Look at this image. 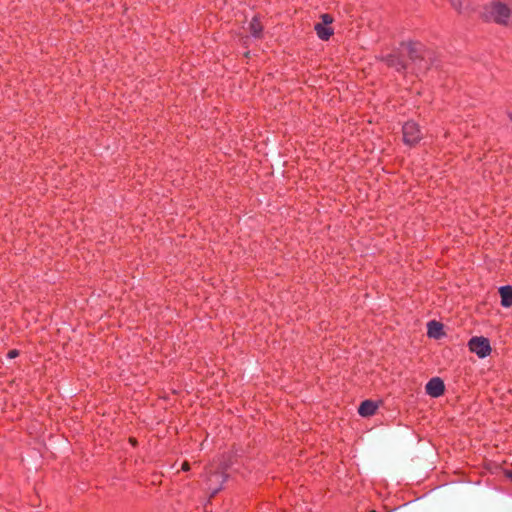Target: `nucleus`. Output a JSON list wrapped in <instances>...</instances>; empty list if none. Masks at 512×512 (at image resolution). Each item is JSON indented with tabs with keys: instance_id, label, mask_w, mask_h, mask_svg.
Here are the masks:
<instances>
[{
	"instance_id": "f03ea898",
	"label": "nucleus",
	"mask_w": 512,
	"mask_h": 512,
	"mask_svg": "<svg viewBox=\"0 0 512 512\" xmlns=\"http://www.w3.org/2000/svg\"><path fill=\"white\" fill-rule=\"evenodd\" d=\"M226 469L227 465L222 463H219L218 465L213 463L206 469L205 478L207 489L212 495L216 494L222 488V485L227 478L225 474Z\"/></svg>"
},
{
	"instance_id": "20e7f679",
	"label": "nucleus",
	"mask_w": 512,
	"mask_h": 512,
	"mask_svg": "<svg viewBox=\"0 0 512 512\" xmlns=\"http://www.w3.org/2000/svg\"><path fill=\"white\" fill-rule=\"evenodd\" d=\"M470 352L475 353L479 358H485L490 355L492 348L488 338L483 336H474L468 341Z\"/></svg>"
},
{
	"instance_id": "f8f14e48",
	"label": "nucleus",
	"mask_w": 512,
	"mask_h": 512,
	"mask_svg": "<svg viewBox=\"0 0 512 512\" xmlns=\"http://www.w3.org/2000/svg\"><path fill=\"white\" fill-rule=\"evenodd\" d=\"M249 30L253 37H259L262 31V25L259 23L257 18H253V20L249 24Z\"/></svg>"
},
{
	"instance_id": "6e6552de",
	"label": "nucleus",
	"mask_w": 512,
	"mask_h": 512,
	"mask_svg": "<svg viewBox=\"0 0 512 512\" xmlns=\"http://www.w3.org/2000/svg\"><path fill=\"white\" fill-rule=\"evenodd\" d=\"M378 405L372 400H364L359 408L358 413L362 417L373 416L377 411Z\"/></svg>"
},
{
	"instance_id": "9d476101",
	"label": "nucleus",
	"mask_w": 512,
	"mask_h": 512,
	"mask_svg": "<svg viewBox=\"0 0 512 512\" xmlns=\"http://www.w3.org/2000/svg\"><path fill=\"white\" fill-rule=\"evenodd\" d=\"M427 334L429 337L439 339L443 335V325L435 320L427 324Z\"/></svg>"
},
{
	"instance_id": "ddd939ff",
	"label": "nucleus",
	"mask_w": 512,
	"mask_h": 512,
	"mask_svg": "<svg viewBox=\"0 0 512 512\" xmlns=\"http://www.w3.org/2000/svg\"><path fill=\"white\" fill-rule=\"evenodd\" d=\"M334 34V29L330 26H322V41H327Z\"/></svg>"
},
{
	"instance_id": "4468645a",
	"label": "nucleus",
	"mask_w": 512,
	"mask_h": 512,
	"mask_svg": "<svg viewBox=\"0 0 512 512\" xmlns=\"http://www.w3.org/2000/svg\"><path fill=\"white\" fill-rule=\"evenodd\" d=\"M334 21L333 17L330 14L322 13V26H330V24Z\"/></svg>"
},
{
	"instance_id": "7ed1b4c3",
	"label": "nucleus",
	"mask_w": 512,
	"mask_h": 512,
	"mask_svg": "<svg viewBox=\"0 0 512 512\" xmlns=\"http://www.w3.org/2000/svg\"><path fill=\"white\" fill-rule=\"evenodd\" d=\"M403 142L409 147L416 146L423 138V133L418 123L407 121L402 126Z\"/></svg>"
},
{
	"instance_id": "6ab92c4d",
	"label": "nucleus",
	"mask_w": 512,
	"mask_h": 512,
	"mask_svg": "<svg viewBox=\"0 0 512 512\" xmlns=\"http://www.w3.org/2000/svg\"><path fill=\"white\" fill-rule=\"evenodd\" d=\"M507 116H508L509 120L512 122V112H508Z\"/></svg>"
},
{
	"instance_id": "39448f33",
	"label": "nucleus",
	"mask_w": 512,
	"mask_h": 512,
	"mask_svg": "<svg viewBox=\"0 0 512 512\" xmlns=\"http://www.w3.org/2000/svg\"><path fill=\"white\" fill-rule=\"evenodd\" d=\"M376 59L384 62L388 67L395 69L397 72H404L407 69V63L404 57L396 52L377 56Z\"/></svg>"
},
{
	"instance_id": "f3484780",
	"label": "nucleus",
	"mask_w": 512,
	"mask_h": 512,
	"mask_svg": "<svg viewBox=\"0 0 512 512\" xmlns=\"http://www.w3.org/2000/svg\"><path fill=\"white\" fill-rule=\"evenodd\" d=\"M181 469L183 471H188L190 469L189 464L187 462H183Z\"/></svg>"
},
{
	"instance_id": "f257e3e1",
	"label": "nucleus",
	"mask_w": 512,
	"mask_h": 512,
	"mask_svg": "<svg viewBox=\"0 0 512 512\" xmlns=\"http://www.w3.org/2000/svg\"><path fill=\"white\" fill-rule=\"evenodd\" d=\"M483 18L498 25H512V0H491L483 8Z\"/></svg>"
},
{
	"instance_id": "2eb2a0df",
	"label": "nucleus",
	"mask_w": 512,
	"mask_h": 512,
	"mask_svg": "<svg viewBox=\"0 0 512 512\" xmlns=\"http://www.w3.org/2000/svg\"><path fill=\"white\" fill-rule=\"evenodd\" d=\"M18 355H19V352H18V350H16V349L10 350V351L8 352V354H7L8 358H10V359H14V358H16Z\"/></svg>"
},
{
	"instance_id": "9b49d317",
	"label": "nucleus",
	"mask_w": 512,
	"mask_h": 512,
	"mask_svg": "<svg viewBox=\"0 0 512 512\" xmlns=\"http://www.w3.org/2000/svg\"><path fill=\"white\" fill-rule=\"evenodd\" d=\"M451 6L460 14L465 13L470 8L469 0H449Z\"/></svg>"
},
{
	"instance_id": "aec40b11",
	"label": "nucleus",
	"mask_w": 512,
	"mask_h": 512,
	"mask_svg": "<svg viewBox=\"0 0 512 512\" xmlns=\"http://www.w3.org/2000/svg\"><path fill=\"white\" fill-rule=\"evenodd\" d=\"M370 512H377V511H375V510H371Z\"/></svg>"
},
{
	"instance_id": "0eeeda50",
	"label": "nucleus",
	"mask_w": 512,
	"mask_h": 512,
	"mask_svg": "<svg viewBox=\"0 0 512 512\" xmlns=\"http://www.w3.org/2000/svg\"><path fill=\"white\" fill-rule=\"evenodd\" d=\"M445 385L441 378L434 377L426 384V393L434 398H438L444 394Z\"/></svg>"
},
{
	"instance_id": "423d86ee",
	"label": "nucleus",
	"mask_w": 512,
	"mask_h": 512,
	"mask_svg": "<svg viewBox=\"0 0 512 512\" xmlns=\"http://www.w3.org/2000/svg\"><path fill=\"white\" fill-rule=\"evenodd\" d=\"M402 48L407 50L408 56L412 62H417L424 58L425 47L417 41H406L400 44Z\"/></svg>"
},
{
	"instance_id": "1a4fd4ad",
	"label": "nucleus",
	"mask_w": 512,
	"mask_h": 512,
	"mask_svg": "<svg viewBox=\"0 0 512 512\" xmlns=\"http://www.w3.org/2000/svg\"><path fill=\"white\" fill-rule=\"evenodd\" d=\"M499 294L501 297V305L505 308L512 306V286L505 285L499 288Z\"/></svg>"
},
{
	"instance_id": "dca6fc26",
	"label": "nucleus",
	"mask_w": 512,
	"mask_h": 512,
	"mask_svg": "<svg viewBox=\"0 0 512 512\" xmlns=\"http://www.w3.org/2000/svg\"><path fill=\"white\" fill-rule=\"evenodd\" d=\"M320 29H321V26H320V22L316 23L314 25V30L316 31L317 35L320 37Z\"/></svg>"
},
{
	"instance_id": "a211bd4d",
	"label": "nucleus",
	"mask_w": 512,
	"mask_h": 512,
	"mask_svg": "<svg viewBox=\"0 0 512 512\" xmlns=\"http://www.w3.org/2000/svg\"><path fill=\"white\" fill-rule=\"evenodd\" d=\"M505 476L512 481V470H506L505 471Z\"/></svg>"
}]
</instances>
